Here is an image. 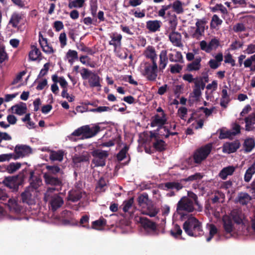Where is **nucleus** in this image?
I'll return each mask as SVG.
<instances>
[{"label": "nucleus", "instance_id": "obj_1", "mask_svg": "<svg viewBox=\"0 0 255 255\" xmlns=\"http://www.w3.org/2000/svg\"><path fill=\"white\" fill-rule=\"evenodd\" d=\"M183 229L190 237H197L204 234L202 223L192 216L184 222Z\"/></svg>", "mask_w": 255, "mask_h": 255}, {"label": "nucleus", "instance_id": "obj_2", "mask_svg": "<svg viewBox=\"0 0 255 255\" xmlns=\"http://www.w3.org/2000/svg\"><path fill=\"white\" fill-rule=\"evenodd\" d=\"M27 171L26 168H25L17 175L5 177L2 183L12 192H16L19 190V186L23 183Z\"/></svg>", "mask_w": 255, "mask_h": 255}, {"label": "nucleus", "instance_id": "obj_3", "mask_svg": "<svg viewBox=\"0 0 255 255\" xmlns=\"http://www.w3.org/2000/svg\"><path fill=\"white\" fill-rule=\"evenodd\" d=\"M195 205L193 201H191L190 199L186 196L182 197L180 199L177 204L176 212L180 215L181 220L183 221L185 218V213L193 212L197 209L194 207Z\"/></svg>", "mask_w": 255, "mask_h": 255}, {"label": "nucleus", "instance_id": "obj_4", "mask_svg": "<svg viewBox=\"0 0 255 255\" xmlns=\"http://www.w3.org/2000/svg\"><path fill=\"white\" fill-rule=\"evenodd\" d=\"M212 145L211 143H208L195 150L191 157L189 158L190 160L193 158L194 163L201 164L205 160L212 151Z\"/></svg>", "mask_w": 255, "mask_h": 255}, {"label": "nucleus", "instance_id": "obj_5", "mask_svg": "<svg viewBox=\"0 0 255 255\" xmlns=\"http://www.w3.org/2000/svg\"><path fill=\"white\" fill-rule=\"evenodd\" d=\"M158 66L156 63L146 62L141 69V75L149 81H155L157 77Z\"/></svg>", "mask_w": 255, "mask_h": 255}, {"label": "nucleus", "instance_id": "obj_6", "mask_svg": "<svg viewBox=\"0 0 255 255\" xmlns=\"http://www.w3.org/2000/svg\"><path fill=\"white\" fill-rule=\"evenodd\" d=\"M135 220L140 224L145 233L149 235H157L158 231L155 222L144 217H135Z\"/></svg>", "mask_w": 255, "mask_h": 255}, {"label": "nucleus", "instance_id": "obj_7", "mask_svg": "<svg viewBox=\"0 0 255 255\" xmlns=\"http://www.w3.org/2000/svg\"><path fill=\"white\" fill-rule=\"evenodd\" d=\"M82 72L81 75L83 80L88 79V83L91 88L101 87V78L97 74L89 70L88 69L83 68L82 69Z\"/></svg>", "mask_w": 255, "mask_h": 255}, {"label": "nucleus", "instance_id": "obj_8", "mask_svg": "<svg viewBox=\"0 0 255 255\" xmlns=\"http://www.w3.org/2000/svg\"><path fill=\"white\" fill-rule=\"evenodd\" d=\"M94 158L92 162L96 167H103L106 165V160L109 156L108 152L100 149H95L92 152Z\"/></svg>", "mask_w": 255, "mask_h": 255}, {"label": "nucleus", "instance_id": "obj_9", "mask_svg": "<svg viewBox=\"0 0 255 255\" xmlns=\"http://www.w3.org/2000/svg\"><path fill=\"white\" fill-rule=\"evenodd\" d=\"M32 152L30 146L25 144H17L14 148V153H12L13 159L16 160L29 156Z\"/></svg>", "mask_w": 255, "mask_h": 255}, {"label": "nucleus", "instance_id": "obj_10", "mask_svg": "<svg viewBox=\"0 0 255 255\" xmlns=\"http://www.w3.org/2000/svg\"><path fill=\"white\" fill-rule=\"evenodd\" d=\"M159 133L150 131L149 137L152 142L153 147L158 151H163L166 148L167 144L165 142L159 138Z\"/></svg>", "mask_w": 255, "mask_h": 255}, {"label": "nucleus", "instance_id": "obj_11", "mask_svg": "<svg viewBox=\"0 0 255 255\" xmlns=\"http://www.w3.org/2000/svg\"><path fill=\"white\" fill-rule=\"evenodd\" d=\"M150 123V126L151 127H155L157 126L158 129H163L164 125L166 123L167 118L165 114H156L151 118Z\"/></svg>", "mask_w": 255, "mask_h": 255}, {"label": "nucleus", "instance_id": "obj_12", "mask_svg": "<svg viewBox=\"0 0 255 255\" xmlns=\"http://www.w3.org/2000/svg\"><path fill=\"white\" fill-rule=\"evenodd\" d=\"M43 178L46 185L60 188L63 185V179L61 176L58 177L53 175L44 174Z\"/></svg>", "mask_w": 255, "mask_h": 255}, {"label": "nucleus", "instance_id": "obj_13", "mask_svg": "<svg viewBox=\"0 0 255 255\" xmlns=\"http://www.w3.org/2000/svg\"><path fill=\"white\" fill-rule=\"evenodd\" d=\"M29 181L30 185L27 188H30V190L34 191L37 190L42 185V179L39 176L34 175V171L30 170Z\"/></svg>", "mask_w": 255, "mask_h": 255}, {"label": "nucleus", "instance_id": "obj_14", "mask_svg": "<svg viewBox=\"0 0 255 255\" xmlns=\"http://www.w3.org/2000/svg\"><path fill=\"white\" fill-rule=\"evenodd\" d=\"M6 205L11 213L19 214L23 212V208L20 202L14 199H9Z\"/></svg>", "mask_w": 255, "mask_h": 255}, {"label": "nucleus", "instance_id": "obj_15", "mask_svg": "<svg viewBox=\"0 0 255 255\" xmlns=\"http://www.w3.org/2000/svg\"><path fill=\"white\" fill-rule=\"evenodd\" d=\"M39 44L42 51L47 54H52L55 52V50L53 48L51 45L48 43L47 38L43 37L42 34L40 32L39 33Z\"/></svg>", "mask_w": 255, "mask_h": 255}, {"label": "nucleus", "instance_id": "obj_16", "mask_svg": "<svg viewBox=\"0 0 255 255\" xmlns=\"http://www.w3.org/2000/svg\"><path fill=\"white\" fill-rule=\"evenodd\" d=\"M34 191L30 190V188H26L23 192L20 194V200L23 203L28 205H32L34 203L33 193Z\"/></svg>", "mask_w": 255, "mask_h": 255}, {"label": "nucleus", "instance_id": "obj_17", "mask_svg": "<svg viewBox=\"0 0 255 255\" xmlns=\"http://www.w3.org/2000/svg\"><path fill=\"white\" fill-rule=\"evenodd\" d=\"M207 22V21L205 18H202L201 19H197V21L195 24L196 29L192 35L193 37L198 38L204 34L205 31V25Z\"/></svg>", "mask_w": 255, "mask_h": 255}, {"label": "nucleus", "instance_id": "obj_18", "mask_svg": "<svg viewBox=\"0 0 255 255\" xmlns=\"http://www.w3.org/2000/svg\"><path fill=\"white\" fill-rule=\"evenodd\" d=\"M240 141L236 139L232 142H227L223 145V152L228 153L235 152L240 147Z\"/></svg>", "mask_w": 255, "mask_h": 255}, {"label": "nucleus", "instance_id": "obj_19", "mask_svg": "<svg viewBox=\"0 0 255 255\" xmlns=\"http://www.w3.org/2000/svg\"><path fill=\"white\" fill-rule=\"evenodd\" d=\"M182 36L178 32L171 31L169 34V39L172 44L177 47H182L183 44L181 42Z\"/></svg>", "mask_w": 255, "mask_h": 255}, {"label": "nucleus", "instance_id": "obj_20", "mask_svg": "<svg viewBox=\"0 0 255 255\" xmlns=\"http://www.w3.org/2000/svg\"><path fill=\"white\" fill-rule=\"evenodd\" d=\"M63 203V200L60 196L56 195L52 197L50 201L51 210L53 212L56 211Z\"/></svg>", "mask_w": 255, "mask_h": 255}, {"label": "nucleus", "instance_id": "obj_21", "mask_svg": "<svg viewBox=\"0 0 255 255\" xmlns=\"http://www.w3.org/2000/svg\"><path fill=\"white\" fill-rule=\"evenodd\" d=\"M244 121L246 123L245 130L247 131L254 130V125H255V112L246 117Z\"/></svg>", "mask_w": 255, "mask_h": 255}, {"label": "nucleus", "instance_id": "obj_22", "mask_svg": "<svg viewBox=\"0 0 255 255\" xmlns=\"http://www.w3.org/2000/svg\"><path fill=\"white\" fill-rule=\"evenodd\" d=\"M252 199V196L248 193L241 192L238 193L236 201L242 205H247Z\"/></svg>", "mask_w": 255, "mask_h": 255}, {"label": "nucleus", "instance_id": "obj_23", "mask_svg": "<svg viewBox=\"0 0 255 255\" xmlns=\"http://www.w3.org/2000/svg\"><path fill=\"white\" fill-rule=\"evenodd\" d=\"M85 129V138H89L95 136L101 130V128L99 125H95L90 127L89 125L84 126Z\"/></svg>", "mask_w": 255, "mask_h": 255}, {"label": "nucleus", "instance_id": "obj_24", "mask_svg": "<svg viewBox=\"0 0 255 255\" xmlns=\"http://www.w3.org/2000/svg\"><path fill=\"white\" fill-rule=\"evenodd\" d=\"M144 55L146 58L151 60V63H156L157 55L156 54L154 47L152 46H148L146 48Z\"/></svg>", "mask_w": 255, "mask_h": 255}, {"label": "nucleus", "instance_id": "obj_25", "mask_svg": "<svg viewBox=\"0 0 255 255\" xmlns=\"http://www.w3.org/2000/svg\"><path fill=\"white\" fill-rule=\"evenodd\" d=\"M236 170L234 166H228L224 167L219 172V177L223 180H226L228 176L232 175Z\"/></svg>", "mask_w": 255, "mask_h": 255}, {"label": "nucleus", "instance_id": "obj_26", "mask_svg": "<svg viewBox=\"0 0 255 255\" xmlns=\"http://www.w3.org/2000/svg\"><path fill=\"white\" fill-rule=\"evenodd\" d=\"M223 222V227L227 233H231L234 228L233 222L230 217L228 216H224L222 218Z\"/></svg>", "mask_w": 255, "mask_h": 255}, {"label": "nucleus", "instance_id": "obj_27", "mask_svg": "<svg viewBox=\"0 0 255 255\" xmlns=\"http://www.w3.org/2000/svg\"><path fill=\"white\" fill-rule=\"evenodd\" d=\"M31 50L29 52V58L31 61H36L38 59H41L40 56L41 52L39 49L35 45L30 46Z\"/></svg>", "mask_w": 255, "mask_h": 255}, {"label": "nucleus", "instance_id": "obj_28", "mask_svg": "<svg viewBox=\"0 0 255 255\" xmlns=\"http://www.w3.org/2000/svg\"><path fill=\"white\" fill-rule=\"evenodd\" d=\"M161 22L157 20H148L146 23V28L150 32H155L159 30Z\"/></svg>", "mask_w": 255, "mask_h": 255}, {"label": "nucleus", "instance_id": "obj_29", "mask_svg": "<svg viewBox=\"0 0 255 255\" xmlns=\"http://www.w3.org/2000/svg\"><path fill=\"white\" fill-rule=\"evenodd\" d=\"M201 61L200 57L196 58L194 61L187 65L186 70L189 72L198 71L201 67Z\"/></svg>", "mask_w": 255, "mask_h": 255}, {"label": "nucleus", "instance_id": "obj_30", "mask_svg": "<svg viewBox=\"0 0 255 255\" xmlns=\"http://www.w3.org/2000/svg\"><path fill=\"white\" fill-rule=\"evenodd\" d=\"M224 88L225 89L222 90V98L220 100V105L221 107L226 108L228 104L230 102V98L228 94L227 90L228 88L227 86L225 85Z\"/></svg>", "mask_w": 255, "mask_h": 255}, {"label": "nucleus", "instance_id": "obj_31", "mask_svg": "<svg viewBox=\"0 0 255 255\" xmlns=\"http://www.w3.org/2000/svg\"><path fill=\"white\" fill-rule=\"evenodd\" d=\"M168 62V57L167 56V51L163 50L161 51L159 55V69L162 71L166 67Z\"/></svg>", "mask_w": 255, "mask_h": 255}, {"label": "nucleus", "instance_id": "obj_32", "mask_svg": "<svg viewBox=\"0 0 255 255\" xmlns=\"http://www.w3.org/2000/svg\"><path fill=\"white\" fill-rule=\"evenodd\" d=\"M146 210L142 211V214L149 216L150 217H155L158 213V211L154 205L152 204L151 201L145 206Z\"/></svg>", "mask_w": 255, "mask_h": 255}, {"label": "nucleus", "instance_id": "obj_33", "mask_svg": "<svg viewBox=\"0 0 255 255\" xmlns=\"http://www.w3.org/2000/svg\"><path fill=\"white\" fill-rule=\"evenodd\" d=\"M245 150L247 152H251L255 146V141L254 138H247L243 143Z\"/></svg>", "mask_w": 255, "mask_h": 255}, {"label": "nucleus", "instance_id": "obj_34", "mask_svg": "<svg viewBox=\"0 0 255 255\" xmlns=\"http://www.w3.org/2000/svg\"><path fill=\"white\" fill-rule=\"evenodd\" d=\"M138 205L142 207H145V206L148 205V203L151 201L149 199L148 195L146 193H143L140 194L137 198Z\"/></svg>", "mask_w": 255, "mask_h": 255}, {"label": "nucleus", "instance_id": "obj_35", "mask_svg": "<svg viewBox=\"0 0 255 255\" xmlns=\"http://www.w3.org/2000/svg\"><path fill=\"white\" fill-rule=\"evenodd\" d=\"M255 173V162H254L246 170L244 175V180L246 182H249L253 175Z\"/></svg>", "mask_w": 255, "mask_h": 255}, {"label": "nucleus", "instance_id": "obj_36", "mask_svg": "<svg viewBox=\"0 0 255 255\" xmlns=\"http://www.w3.org/2000/svg\"><path fill=\"white\" fill-rule=\"evenodd\" d=\"M187 198L190 199L191 201H193L194 204L197 206V208L196 209L198 212H200L202 210V206L200 204L197 195L192 191H188L187 193Z\"/></svg>", "mask_w": 255, "mask_h": 255}, {"label": "nucleus", "instance_id": "obj_37", "mask_svg": "<svg viewBox=\"0 0 255 255\" xmlns=\"http://www.w3.org/2000/svg\"><path fill=\"white\" fill-rule=\"evenodd\" d=\"M170 235L174 238L181 239L182 230L179 225L174 224L173 227L169 231Z\"/></svg>", "mask_w": 255, "mask_h": 255}, {"label": "nucleus", "instance_id": "obj_38", "mask_svg": "<svg viewBox=\"0 0 255 255\" xmlns=\"http://www.w3.org/2000/svg\"><path fill=\"white\" fill-rule=\"evenodd\" d=\"M46 168L47 169L48 172L44 174L56 176L57 173H60L61 174L63 173L62 170L57 165H47Z\"/></svg>", "mask_w": 255, "mask_h": 255}, {"label": "nucleus", "instance_id": "obj_39", "mask_svg": "<svg viewBox=\"0 0 255 255\" xmlns=\"http://www.w3.org/2000/svg\"><path fill=\"white\" fill-rule=\"evenodd\" d=\"M13 110L15 109L14 113L18 115H22L26 113L27 107L26 104L21 103V105L16 104L11 108Z\"/></svg>", "mask_w": 255, "mask_h": 255}, {"label": "nucleus", "instance_id": "obj_40", "mask_svg": "<svg viewBox=\"0 0 255 255\" xmlns=\"http://www.w3.org/2000/svg\"><path fill=\"white\" fill-rule=\"evenodd\" d=\"M107 224V221L103 217H101L98 220L93 221L92 223V228L96 230H100L104 228Z\"/></svg>", "mask_w": 255, "mask_h": 255}, {"label": "nucleus", "instance_id": "obj_41", "mask_svg": "<svg viewBox=\"0 0 255 255\" xmlns=\"http://www.w3.org/2000/svg\"><path fill=\"white\" fill-rule=\"evenodd\" d=\"M21 19L22 16L21 14L17 12H14L11 16L9 23L12 25L13 27L15 28L17 26Z\"/></svg>", "mask_w": 255, "mask_h": 255}, {"label": "nucleus", "instance_id": "obj_42", "mask_svg": "<svg viewBox=\"0 0 255 255\" xmlns=\"http://www.w3.org/2000/svg\"><path fill=\"white\" fill-rule=\"evenodd\" d=\"M63 152L61 150L52 151L50 154L49 158L52 161H61L63 159Z\"/></svg>", "mask_w": 255, "mask_h": 255}, {"label": "nucleus", "instance_id": "obj_43", "mask_svg": "<svg viewBox=\"0 0 255 255\" xmlns=\"http://www.w3.org/2000/svg\"><path fill=\"white\" fill-rule=\"evenodd\" d=\"M81 198V193L79 191H70L69 192L68 199L72 202H77L80 200Z\"/></svg>", "mask_w": 255, "mask_h": 255}, {"label": "nucleus", "instance_id": "obj_44", "mask_svg": "<svg viewBox=\"0 0 255 255\" xmlns=\"http://www.w3.org/2000/svg\"><path fill=\"white\" fill-rule=\"evenodd\" d=\"M21 166L19 162H11L6 167V171L9 174H12L18 170Z\"/></svg>", "mask_w": 255, "mask_h": 255}, {"label": "nucleus", "instance_id": "obj_45", "mask_svg": "<svg viewBox=\"0 0 255 255\" xmlns=\"http://www.w3.org/2000/svg\"><path fill=\"white\" fill-rule=\"evenodd\" d=\"M90 155L88 153L83 154L81 155H75L73 157V162L75 163H79L83 162L89 161Z\"/></svg>", "mask_w": 255, "mask_h": 255}, {"label": "nucleus", "instance_id": "obj_46", "mask_svg": "<svg viewBox=\"0 0 255 255\" xmlns=\"http://www.w3.org/2000/svg\"><path fill=\"white\" fill-rule=\"evenodd\" d=\"M164 187L166 189H176L179 191L183 188V185L177 182H168L164 184Z\"/></svg>", "mask_w": 255, "mask_h": 255}, {"label": "nucleus", "instance_id": "obj_47", "mask_svg": "<svg viewBox=\"0 0 255 255\" xmlns=\"http://www.w3.org/2000/svg\"><path fill=\"white\" fill-rule=\"evenodd\" d=\"M231 217L234 221L238 224L242 222V213L238 210H232L231 213Z\"/></svg>", "mask_w": 255, "mask_h": 255}, {"label": "nucleus", "instance_id": "obj_48", "mask_svg": "<svg viewBox=\"0 0 255 255\" xmlns=\"http://www.w3.org/2000/svg\"><path fill=\"white\" fill-rule=\"evenodd\" d=\"M122 36L121 34H117V36H114L112 37V40L109 41V44L113 45L116 49L118 46L121 45V40Z\"/></svg>", "mask_w": 255, "mask_h": 255}, {"label": "nucleus", "instance_id": "obj_49", "mask_svg": "<svg viewBox=\"0 0 255 255\" xmlns=\"http://www.w3.org/2000/svg\"><path fill=\"white\" fill-rule=\"evenodd\" d=\"M172 7L173 10L177 14L182 13L184 9L182 6V3L179 0H176L172 4Z\"/></svg>", "mask_w": 255, "mask_h": 255}, {"label": "nucleus", "instance_id": "obj_50", "mask_svg": "<svg viewBox=\"0 0 255 255\" xmlns=\"http://www.w3.org/2000/svg\"><path fill=\"white\" fill-rule=\"evenodd\" d=\"M222 22V20L217 15L214 14L212 17L210 27L211 28H216L217 26L221 25Z\"/></svg>", "mask_w": 255, "mask_h": 255}, {"label": "nucleus", "instance_id": "obj_51", "mask_svg": "<svg viewBox=\"0 0 255 255\" xmlns=\"http://www.w3.org/2000/svg\"><path fill=\"white\" fill-rule=\"evenodd\" d=\"M133 203V198L131 197L128 200L125 201L122 206L123 210L124 212L126 213L129 212V209L132 207V205Z\"/></svg>", "mask_w": 255, "mask_h": 255}, {"label": "nucleus", "instance_id": "obj_52", "mask_svg": "<svg viewBox=\"0 0 255 255\" xmlns=\"http://www.w3.org/2000/svg\"><path fill=\"white\" fill-rule=\"evenodd\" d=\"M78 49L81 51L87 53L88 54L93 55L95 53V51H94L90 47L86 46L84 43H81L79 46H77Z\"/></svg>", "mask_w": 255, "mask_h": 255}, {"label": "nucleus", "instance_id": "obj_53", "mask_svg": "<svg viewBox=\"0 0 255 255\" xmlns=\"http://www.w3.org/2000/svg\"><path fill=\"white\" fill-rule=\"evenodd\" d=\"M129 149V147L126 145L117 154V158L119 161H122L126 157V154Z\"/></svg>", "mask_w": 255, "mask_h": 255}, {"label": "nucleus", "instance_id": "obj_54", "mask_svg": "<svg viewBox=\"0 0 255 255\" xmlns=\"http://www.w3.org/2000/svg\"><path fill=\"white\" fill-rule=\"evenodd\" d=\"M85 0H74L70 1L68 4L70 8L74 7H82L84 5Z\"/></svg>", "mask_w": 255, "mask_h": 255}, {"label": "nucleus", "instance_id": "obj_55", "mask_svg": "<svg viewBox=\"0 0 255 255\" xmlns=\"http://www.w3.org/2000/svg\"><path fill=\"white\" fill-rule=\"evenodd\" d=\"M87 130L85 129L84 126H82L77 129L75 130L72 133V135L79 136L82 135V139L85 138V132H87Z\"/></svg>", "mask_w": 255, "mask_h": 255}, {"label": "nucleus", "instance_id": "obj_56", "mask_svg": "<svg viewBox=\"0 0 255 255\" xmlns=\"http://www.w3.org/2000/svg\"><path fill=\"white\" fill-rule=\"evenodd\" d=\"M202 177H203V176L201 174V173H196L195 174H194L193 175H191L188 176L186 178L181 179V181H185V182L193 181L194 180L201 179L202 178Z\"/></svg>", "mask_w": 255, "mask_h": 255}, {"label": "nucleus", "instance_id": "obj_57", "mask_svg": "<svg viewBox=\"0 0 255 255\" xmlns=\"http://www.w3.org/2000/svg\"><path fill=\"white\" fill-rule=\"evenodd\" d=\"M217 232L218 229L215 225L211 224L209 228V236L206 239L207 242H210Z\"/></svg>", "mask_w": 255, "mask_h": 255}, {"label": "nucleus", "instance_id": "obj_58", "mask_svg": "<svg viewBox=\"0 0 255 255\" xmlns=\"http://www.w3.org/2000/svg\"><path fill=\"white\" fill-rule=\"evenodd\" d=\"M170 26L169 29L171 31H175L177 24V17L175 14L172 16V18L169 20Z\"/></svg>", "mask_w": 255, "mask_h": 255}, {"label": "nucleus", "instance_id": "obj_59", "mask_svg": "<svg viewBox=\"0 0 255 255\" xmlns=\"http://www.w3.org/2000/svg\"><path fill=\"white\" fill-rule=\"evenodd\" d=\"M163 128V129L166 132V134L162 133V131H160L159 134L161 136H164L165 138H168L169 135H175L178 134V132H170L169 130V127L168 125H166Z\"/></svg>", "mask_w": 255, "mask_h": 255}, {"label": "nucleus", "instance_id": "obj_60", "mask_svg": "<svg viewBox=\"0 0 255 255\" xmlns=\"http://www.w3.org/2000/svg\"><path fill=\"white\" fill-rule=\"evenodd\" d=\"M218 10H220L223 14L228 13L227 8L221 3L216 4L214 7L212 8V11L213 12H216Z\"/></svg>", "mask_w": 255, "mask_h": 255}, {"label": "nucleus", "instance_id": "obj_61", "mask_svg": "<svg viewBox=\"0 0 255 255\" xmlns=\"http://www.w3.org/2000/svg\"><path fill=\"white\" fill-rule=\"evenodd\" d=\"M172 4L170 3L168 5H162L161 9L158 12V16L164 18H165V11L172 7Z\"/></svg>", "mask_w": 255, "mask_h": 255}, {"label": "nucleus", "instance_id": "obj_62", "mask_svg": "<svg viewBox=\"0 0 255 255\" xmlns=\"http://www.w3.org/2000/svg\"><path fill=\"white\" fill-rule=\"evenodd\" d=\"M107 186L106 181L104 177H101L98 181L97 186H96L97 189H99L100 191H105V186Z\"/></svg>", "mask_w": 255, "mask_h": 255}, {"label": "nucleus", "instance_id": "obj_63", "mask_svg": "<svg viewBox=\"0 0 255 255\" xmlns=\"http://www.w3.org/2000/svg\"><path fill=\"white\" fill-rule=\"evenodd\" d=\"M8 56L4 47H0V63H2L5 60H7Z\"/></svg>", "mask_w": 255, "mask_h": 255}, {"label": "nucleus", "instance_id": "obj_64", "mask_svg": "<svg viewBox=\"0 0 255 255\" xmlns=\"http://www.w3.org/2000/svg\"><path fill=\"white\" fill-rule=\"evenodd\" d=\"M220 44L219 40L216 38H213L208 43V48L210 49V51L213 49H216Z\"/></svg>", "mask_w": 255, "mask_h": 255}]
</instances>
